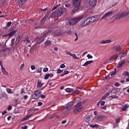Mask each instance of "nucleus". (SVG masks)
<instances>
[{"instance_id": "1", "label": "nucleus", "mask_w": 129, "mask_h": 129, "mask_svg": "<svg viewBox=\"0 0 129 129\" xmlns=\"http://www.w3.org/2000/svg\"><path fill=\"white\" fill-rule=\"evenodd\" d=\"M84 18V15H82L81 16L74 18L71 19L69 21L70 25H76V24H78L81 20H82Z\"/></svg>"}, {"instance_id": "2", "label": "nucleus", "mask_w": 129, "mask_h": 129, "mask_svg": "<svg viewBox=\"0 0 129 129\" xmlns=\"http://www.w3.org/2000/svg\"><path fill=\"white\" fill-rule=\"evenodd\" d=\"M75 108L74 110V112L75 113H78L81 111V109L83 108V106H82V102H79L77 103L75 105Z\"/></svg>"}, {"instance_id": "3", "label": "nucleus", "mask_w": 129, "mask_h": 129, "mask_svg": "<svg viewBox=\"0 0 129 129\" xmlns=\"http://www.w3.org/2000/svg\"><path fill=\"white\" fill-rule=\"evenodd\" d=\"M41 91H36L35 93L32 95V98L34 99H39L41 97Z\"/></svg>"}, {"instance_id": "4", "label": "nucleus", "mask_w": 129, "mask_h": 129, "mask_svg": "<svg viewBox=\"0 0 129 129\" xmlns=\"http://www.w3.org/2000/svg\"><path fill=\"white\" fill-rule=\"evenodd\" d=\"M107 119V116H97L94 118V120L96 121H102V120H105Z\"/></svg>"}, {"instance_id": "5", "label": "nucleus", "mask_w": 129, "mask_h": 129, "mask_svg": "<svg viewBox=\"0 0 129 129\" xmlns=\"http://www.w3.org/2000/svg\"><path fill=\"white\" fill-rule=\"evenodd\" d=\"M91 24V21L89 18H87L84 22L81 24V27H86Z\"/></svg>"}, {"instance_id": "6", "label": "nucleus", "mask_w": 129, "mask_h": 129, "mask_svg": "<svg viewBox=\"0 0 129 129\" xmlns=\"http://www.w3.org/2000/svg\"><path fill=\"white\" fill-rule=\"evenodd\" d=\"M44 37L45 36H43V33H42L40 36H38L36 38V43L40 44L42 42H44Z\"/></svg>"}, {"instance_id": "7", "label": "nucleus", "mask_w": 129, "mask_h": 129, "mask_svg": "<svg viewBox=\"0 0 129 129\" xmlns=\"http://www.w3.org/2000/svg\"><path fill=\"white\" fill-rule=\"evenodd\" d=\"M73 4L76 8H79L80 4H81V0H73Z\"/></svg>"}, {"instance_id": "8", "label": "nucleus", "mask_w": 129, "mask_h": 129, "mask_svg": "<svg viewBox=\"0 0 129 129\" xmlns=\"http://www.w3.org/2000/svg\"><path fill=\"white\" fill-rule=\"evenodd\" d=\"M109 92L111 93H113V94H116V93H118L119 91H120V89L119 88H113L112 89H109Z\"/></svg>"}, {"instance_id": "9", "label": "nucleus", "mask_w": 129, "mask_h": 129, "mask_svg": "<svg viewBox=\"0 0 129 129\" xmlns=\"http://www.w3.org/2000/svg\"><path fill=\"white\" fill-rule=\"evenodd\" d=\"M93 119H94V118H93V116L91 115L86 117L85 121L86 122H88V123H90Z\"/></svg>"}, {"instance_id": "10", "label": "nucleus", "mask_w": 129, "mask_h": 129, "mask_svg": "<svg viewBox=\"0 0 129 129\" xmlns=\"http://www.w3.org/2000/svg\"><path fill=\"white\" fill-rule=\"evenodd\" d=\"M0 66L2 68V72L4 74V75H8V72L6 71V69L3 65V62H2V61H0Z\"/></svg>"}, {"instance_id": "11", "label": "nucleus", "mask_w": 129, "mask_h": 129, "mask_svg": "<svg viewBox=\"0 0 129 129\" xmlns=\"http://www.w3.org/2000/svg\"><path fill=\"white\" fill-rule=\"evenodd\" d=\"M112 14H113V12L112 11L106 13L105 14H104V15L103 16L102 19H104L105 20V19H106L107 18H109V17H110V16H111Z\"/></svg>"}, {"instance_id": "12", "label": "nucleus", "mask_w": 129, "mask_h": 129, "mask_svg": "<svg viewBox=\"0 0 129 129\" xmlns=\"http://www.w3.org/2000/svg\"><path fill=\"white\" fill-rule=\"evenodd\" d=\"M113 49L116 51V52H119L121 51V47L119 45H116L113 47Z\"/></svg>"}, {"instance_id": "13", "label": "nucleus", "mask_w": 129, "mask_h": 129, "mask_svg": "<svg viewBox=\"0 0 129 129\" xmlns=\"http://www.w3.org/2000/svg\"><path fill=\"white\" fill-rule=\"evenodd\" d=\"M89 19L91 23H94L95 21H97V16L95 15L94 16H92V17H89Z\"/></svg>"}, {"instance_id": "14", "label": "nucleus", "mask_w": 129, "mask_h": 129, "mask_svg": "<svg viewBox=\"0 0 129 129\" xmlns=\"http://www.w3.org/2000/svg\"><path fill=\"white\" fill-rule=\"evenodd\" d=\"M70 109L69 108H68L67 106L64 108H63L62 110V112L64 114H66V113H68L69 111H70Z\"/></svg>"}, {"instance_id": "15", "label": "nucleus", "mask_w": 129, "mask_h": 129, "mask_svg": "<svg viewBox=\"0 0 129 129\" xmlns=\"http://www.w3.org/2000/svg\"><path fill=\"white\" fill-rule=\"evenodd\" d=\"M73 105H74V102H70L68 103L67 107L68 108H70V110H71L73 107Z\"/></svg>"}, {"instance_id": "16", "label": "nucleus", "mask_w": 129, "mask_h": 129, "mask_svg": "<svg viewBox=\"0 0 129 129\" xmlns=\"http://www.w3.org/2000/svg\"><path fill=\"white\" fill-rule=\"evenodd\" d=\"M97 0H89V4L91 7H94L96 5Z\"/></svg>"}, {"instance_id": "17", "label": "nucleus", "mask_w": 129, "mask_h": 129, "mask_svg": "<svg viewBox=\"0 0 129 129\" xmlns=\"http://www.w3.org/2000/svg\"><path fill=\"white\" fill-rule=\"evenodd\" d=\"M124 63H125V60H121V61H120L117 64V68H120V67H122V64H124Z\"/></svg>"}, {"instance_id": "18", "label": "nucleus", "mask_w": 129, "mask_h": 129, "mask_svg": "<svg viewBox=\"0 0 129 129\" xmlns=\"http://www.w3.org/2000/svg\"><path fill=\"white\" fill-rule=\"evenodd\" d=\"M33 116V114H30L28 116H27L26 117H25L24 118H23L21 122H23V121H27V120H29V119L30 118H31V117H32Z\"/></svg>"}, {"instance_id": "19", "label": "nucleus", "mask_w": 129, "mask_h": 129, "mask_svg": "<svg viewBox=\"0 0 129 129\" xmlns=\"http://www.w3.org/2000/svg\"><path fill=\"white\" fill-rule=\"evenodd\" d=\"M16 33H17V30H13L11 32H10V33H9L8 36L9 37H13V36H14V35H15Z\"/></svg>"}, {"instance_id": "20", "label": "nucleus", "mask_w": 129, "mask_h": 129, "mask_svg": "<svg viewBox=\"0 0 129 129\" xmlns=\"http://www.w3.org/2000/svg\"><path fill=\"white\" fill-rule=\"evenodd\" d=\"M99 104L102 106L105 104V101L100 100L97 104V106H99Z\"/></svg>"}, {"instance_id": "21", "label": "nucleus", "mask_w": 129, "mask_h": 129, "mask_svg": "<svg viewBox=\"0 0 129 129\" xmlns=\"http://www.w3.org/2000/svg\"><path fill=\"white\" fill-rule=\"evenodd\" d=\"M67 11V10L65 8H62V9H61L60 10H58L57 11V14L58 13H60V15H62V14H63V13H65Z\"/></svg>"}, {"instance_id": "22", "label": "nucleus", "mask_w": 129, "mask_h": 129, "mask_svg": "<svg viewBox=\"0 0 129 129\" xmlns=\"http://www.w3.org/2000/svg\"><path fill=\"white\" fill-rule=\"evenodd\" d=\"M120 121V119L118 118L115 120V124H114V127H117L118 126V123Z\"/></svg>"}, {"instance_id": "23", "label": "nucleus", "mask_w": 129, "mask_h": 129, "mask_svg": "<svg viewBox=\"0 0 129 129\" xmlns=\"http://www.w3.org/2000/svg\"><path fill=\"white\" fill-rule=\"evenodd\" d=\"M51 45V41L50 40H47L44 42V47H48V46Z\"/></svg>"}, {"instance_id": "24", "label": "nucleus", "mask_w": 129, "mask_h": 129, "mask_svg": "<svg viewBox=\"0 0 129 129\" xmlns=\"http://www.w3.org/2000/svg\"><path fill=\"white\" fill-rule=\"evenodd\" d=\"M90 127H92V128H98V127H100V125L97 124H91L90 125Z\"/></svg>"}, {"instance_id": "25", "label": "nucleus", "mask_w": 129, "mask_h": 129, "mask_svg": "<svg viewBox=\"0 0 129 129\" xmlns=\"http://www.w3.org/2000/svg\"><path fill=\"white\" fill-rule=\"evenodd\" d=\"M111 40H102L100 41L101 44H108V43H110Z\"/></svg>"}, {"instance_id": "26", "label": "nucleus", "mask_w": 129, "mask_h": 129, "mask_svg": "<svg viewBox=\"0 0 129 129\" xmlns=\"http://www.w3.org/2000/svg\"><path fill=\"white\" fill-rule=\"evenodd\" d=\"M129 107V105L126 104H125L123 106L122 108V110L123 111H124V110H126L127 108H128Z\"/></svg>"}, {"instance_id": "27", "label": "nucleus", "mask_w": 129, "mask_h": 129, "mask_svg": "<svg viewBox=\"0 0 129 129\" xmlns=\"http://www.w3.org/2000/svg\"><path fill=\"white\" fill-rule=\"evenodd\" d=\"M20 40H21V37L20 36H18L16 39V41H15L16 45H18V44H19V42H20Z\"/></svg>"}, {"instance_id": "28", "label": "nucleus", "mask_w": 129, "mask_h": 129, "mask_svg": "<svg viewBox=\"0 0 129 129\" xmlns=\"http://www.w3.org/2000/svg\"><path fill=\"white\" fill-rule=\"evenodd\" d=\"M93 62V60L87 61L83 65V66H87L88 65H89V64H91Z\"/></svg>"}, {"instance_id": "29", "label": "nucleus", "mask_w": 129, "mask_h": 129, "mask_svg": "<svg viewBox=\"0 0 129 129\" xmlns=\"http://www.w3.org/2000/svg\"><path fill=\"white\" fill-rule=\"evenodd\" d=\"M26 1H27V0H20L19 5L20 6H23V5H24V4H25V3H26Z\"/></svg>"}, {"instance_id": "30", "label": "nucleus", "mask_w": 129, "mask_h": 129, "mask_svg": "<svg viewBox=\"0 0 129 129\" xmlns=\"http://www.w3.org/2000/svg\"><path fill=\"white\" fill-rule=\"evenodd\" d=\"M43 86V84L41 82V81H38L37 83V87L39 88H41Z\"/></svg>"}, {"instance_id": "31", "label": "nucleus", "mask_w": 129, "mask_h": 129, "mask_svg": "<svg viewBox=\"0 0 129 129\" xmlns=\"http://www.w3.org/2000/svg\"><path fill=\"white\" fill-rule=\"evenodd\" d=\"M51 32V31L47 30L46 32L42 33V36L43 37H45L46 35H48V34H49Z\"/></svg>"}, {"instance_id": "32", "label": "nucleus", "mask_w": 129, "mask_h": 129, "mask_svg": "<svg viewBox=\"0 0 129 129\" xmlns=\"http://www.w3.org/2000/svg\"><path fill=\"white\" fill-rule=\"evenodd\" d=\"M23 41L24 42H26V43H30V39H29V37H26L24 39Z\"/></svg>"}, {"instance_id": "33", "label": "nucleus", "mask_w": 129, "mask_h": 129, "mask_svg": "<svg viewBox=\"0 0 129 129\" xmlns=\"http://www.w3.org/2000/svg\"><path fill=\"white\" fill-rule=\"evenodd\" d=\"M6 91L7 93H14V92L12 91V89L9 88L6 89Z\"/></svg>"}, {"instance_id": "34", "label": "nucleus", "mask_w": 129, "mask_h": 129, "mask_svg": "<svg viewBox=\"0 0 129 129\" xmlns=\"http://www.w3.org/2000/svg\"><path fill=\"white\" fill-rule=\"evenodd\" d=\"M66 92H72V91H73V89L68 88L66 89Z\"/></svg>"}, {"instance_id": "35", "label": "nucleus", "mask_w": 129, "mask_h": 129, "mask_svg": "<svg viewBox=\"0 0 129 129\" xmlns=\"http://www.w3.org/2000/svg\"><path fill=\"white\" fill-rule=\"evenodd\" d=\"M115 74H116V69H115L114 71H113L110 73V75L111 76H113L114 75H115Z\"/></svg>"}, {"instance_id": "36", "label": "nucleus", "mask_w": 129, "mask_h": 129, "mask_svg": "<svg viewBox=\"0 0 129 129\" xmlns=\"http://www.w3.org/2000/svg\"><path fill=\"white\" fill-rule=\"evenodd\" d=\"M62 72H63V70H61L60 69H58L57 70V74H60L62 73Z\"/></svg>"}, {"instance_id": "37", "label": "nucleus", "mask_w": 129, "mask_h": 129, "mask_svg": "<svg viewBox=\"0 0 129 129\" xmlns=\"http://www.w3.org/2000/svg\"><path fill=\"white\" fill-rule=\"evenodd\" d=\"M126 55H127V53L126 52H125L121 55L120 58H123V57H125V56H126Z\"/></svg>"}, {"instance_id": "38", "label": "nucleus", "mask_w": 129, "mask_h": 129, "mask_svg": "<svg viewBox=\"0 0 129 129\" xmlns=\"http://www.w3.org/2000/svg\"><path fill=\"white\" fill-rule=\"evenodd\" d=\"M87 57L88 58V59H92L93 58V56H92V55H90V54H88L87 55Z\"/></svg>"}, {"instance_id": "39", "label": "nucleus", "mask_w": 129, "mask_h": 129, "mask_svg": "<svg viewBox=\"0 0 129 129\" xmlns=\"http://www.w3.org/2000/svg\"><path fill=\"white\" fill-rule=\"evenodd\" d=\"M42 70H43V68H40L39 69H38L37 71L38 73H41Z\"/></svg>"}, {"instance_id": "40", "label": "nucleus", "mask_w": 129, "mask_h": 129, "mask_svg": "<svg viewBox=\"0 0 129 129\" xmlns=\"http://www.w3.org/2000/svg\"><path fill=\"white\" fill-rule=\"evenodd\" d=\"M60 6V4L56 5L55 7H54L53 9H52V11H54V10H56V9H57V8H59V7Z\"/></svg>"}, {"instance_id": "41", "label": "nucleus", "mask_w": 129, "mask_h": 129, "mask_svg": "<svg viewBox=\"0 0 129 129\" xmlns=\"http://www.w3.org/2000/svg\"><path fill=\"white\" fill-rule=\"evenodd\" d=\"M66 54L67 55H70V56H71L72 57V55H73V53H72L70 52V51H67Z\"/></svg>"}, {"instance_id": "42", "label": "nucleus", "mask_w": 129, "mask_h": 129, "mask_svg": "<svg viewBox=\"0 0 129 129\" xmlns=\"http://www.w3.org/2000/svg\"><path fill=\"white\" fill-rule=\"evenodd\" d=\"M110 97H111V98H118V96L116 95H112L110 96Z\"/></svg>"}, {"instance_id": "43", "label": "nucleus", "mask_w": 129, "mask_h": 129, "mask_svg": "<svg viewBox=\"0 0 129 129\" xmlns=\"http://www.w3.org/2000/svg\"><path fill=\"white\" fill-rule=\"evenodd\" d=\"M48 75L49 78H52V77H53V76H54V75L52 73L50 74H47Z\"/></svg>"}, {"instance_id": "44", "label": "nucleus", "mask_w": 129, "mask_h": 129, "mask_svg": "<svg viewBox=\"0 0 129 129\" xmlns=\"http://www.w3.org/2000/svg\"><path fill=\"white\" fill-rule=\"evenodd\" d=\"M60 68L63 69V68H65V67H66V66H65V64L64 63L61 64L60 66Z\"/></svg>"}, {"instance_id": "45", "label": "nucleus", "mask_w": 129, "mask_h": 129, "mask_svg": "<svg viewBox=\"0 0 129 129\" xmlns=\"http://www.w3.org/2000/svg\"><path fill=\"white\" fill-rule=\"evenodd\" d=\"M46 10H47V8H45L44 9H38V11L39 12H44V11H46Z\"/></svg>"}, {"instance_id": "46", "label": "nucleus", "mask_w": 129, "mask_h": 129, "mask_svg": "<svg viewBox=\"0 0 129 129\" xmlns=\"http://www.w3.org/2000/svg\"><path fill=\"white\" fill-rule=\"evenodd\" d=\"M24 67H25V64H21V66L20 68V70H22V69H24Z\"/></svg>"}, {"instance_id": "47", "label": "nucleus", "mask_w": 129, "mask_h": 129, "mask_svg": "<svg viewBox=\"0 0 129 129\" xmlns=\"http://www.w3.org/2000/svg\"><path fill=\"white\" fill-rule=\"evenodd\" d=\"M49 69L47 68H45L43 69V72H48Z\"/></svg>"}, {"instance_id": "48", "label": "nucleus", "mask_w": 129, "mask_h": 129, "mask_svg": "<svg viewBox=\"0 0 129 129\" xmlns=\"http://www.w3.org/2000/svg\"><path fill=\"white\" fill-rule=\"evenodd\" d=\"M49 78V75L47 74H46L45 76H44V79L45 80H47V79H48Z\"/></svg>"}, {"instance_id": "49", "label": "nucleus", "mask_w": 129, "mask_h": 129, "mask_svg": "<svg viewBox=\"0 0 129 129\" xmlns=\"http://www.w3.org/2000/svg\"><path fill=\"white\" fill-rule=\"evenodd\" d=\"M31 70H35V69H36V67H35V66H31Z\"/></svg>"}, {"instance_id": "50", "label": "nucleus", "mask_w": 129, "mask_h": 129, "mask_svg": "<svg viewBox=\"0 0 129 129\" xmlns=\"http://www.w3.org/2000/svg\"><path fill=\"white\" fill-rule=\"evenodd\" d=\"M63 73H64V75H66L67 74H69V71H64L63 72Z\"/></svg>"}, {"instance_id": "51", "label": "nucleus", "mask_w": 129, "mask_h": 129, "mask_svg": "<svg viewBox=\"0 0 129 129\" xmlns=\"http://www.w3.org/2000/svg\"><path fill=\"white\" fill-rule=\"evenodd\" d=\"M12 108H13V107L11 105H9L8 106V110H12Z\"/></svg>"}, {"instance_id": "52", "label": "nucleus", "mask_w": 129, "mask_h": 129, "mask_svg": "<svg viewBox=\"0 0 129 129\" xmlns=\"http://www.w3.org/2000/svg\"><path fill=\"white\" fill-rule=\"evenodd\" d=\"M72 57H73V59H75L76 58V57H77L76 54H73V55H72Z\"/></svg>"}, {"instance_id": "53", "label": "nucleus", "mask_w": 129, "mask_h": 129, "mask_svg": "<svg viewBox=\"0 0 129 129\" xmlns=\"http://www.w3.org/2000/svg\"><path fill=\"white\" fill-rule=\"evenodd\" d=\"M11 25H12V22H9L7 23V27H11Z\"/></svg>"}, {"instance_id": "54", "label": "nucleus", "mask_w": 129, "mask_h": 129, "mask_svg": "<svg viewBox=\"0 0 129 129\" xmlns=\"http://www.w3.org/2000/svg\"><path fill=\"white\" fill-rule=\"evenodd\" d=\"M113 59H115V57H111L110 58V62H112V61H113Z\"/></svg>"}, {"instance_id": "55", "label": "nucleus", "mask_w": 129, "mask_h": 129, "mask_svg": "<svg viewBox=\"0 0 129 129\" xmlns=\"http://www.w3.org/2000/svg\"><path fill=\"white\" fill-rule=\"evenodd\" d=\"M43 103L42 102H38V106H41V105H42Z\"/></svg>"}, {"instance_id": "56", "label": "nucleus", "mask_w": 129, "mask_h": 129, "mask_svg": "<svg viewBox=\"0 0 129 129\" xmlns=\"http://www.w3.org/2000/svg\"><path fill=\"white\" fill-rule=\"evenodd\" d=\"M65 7H66V8H70V7H71V5L68 4H66L65 5Z\"/></svg>"}, {"instance_id": "57", "label": "nucleus", "mask_w": 129, "mask_h": 129, "mask_svg": "<svg viewBox=\"0 0 129 129\" xmlns=\"http://www.w3.org/2000/svg\"><path fill=\"white\" fill-rule=\"evenodd\" d=\"M124 75H125L126 76H128V77H129V73L127 72H125Z\"/></svg>"}, {"instance_id": "58", "label": "nucleus", "mask_w": 129, "mask_h": 129, "mask_svg": "<svg viewBox=\"0 0 129 129\" xmlns=\"http://www.w3.org/2000/svg\"><path fill=\"white\" fill-rule=\"evenodd\" d=\"M66 122H67V120H64L62 121L61 123L62 124H64L66 123Z\"/></svg>"}, {"instance_id": "59", "label": "nucleus", "mask_w": 129, "mask_h": 129, "mask_svg": "<svg viewBox=\"0 0 129 129\" xmlns=\"http://www.w3.org/2000/svg\"><path fill=\"white\" fill-rule=\"evenodd\" d=\"M11 44L12 45H14V44H15V40H14V39L11 40Z\"/></svg>"}, {"instance_id": "60", "label": "nucleus", "mask_w": 129, "mask_h": 129, "mask_svg": "<svg viewBox=\"0 0 129 129\" xmlns=\"http://www.w3.org/2000/svg\"><path fill=\"white\" fill-rule=\"evenodd\" d=\"M40 97H41V98H45L46 96H45L44 95H40Z\"/></svg>"}, {"instance_id": "61", "label": "nucleus", "mask_w": 129, "mask_h": 129, "mask_svg": "<svg viewBox=\"0 0 129 129\" xmlns=\"http://www.w3.org/2000/svg\"><path fill=\"white\" fill-rule=\"evenodd\" d=\"M22 129H27L28 128V126L25 125L24 126H22Z\"/></svg>"}, {"instance_id": "62", "label": "nucleus", "mask_w": 129, "mask_h": 129, "mask_svg": "<svg viewBox=\"0 0 129 129\" xmlns=\"http://www.w3.org/2000/svg\"><path fill=\"white\" fill-rule=\"evenodd\" d=\"M106 97H107L105 95H103V97H102V99H105V98H106Z\"/></svg>"}, {"instance_id": "63", "label": "nucleus", "mask_w": 129, "mask_h": 129, "mask_svg": "<svg viewBox=\"0 0 129 129\" xmlns=\"http://www.w3.org/2000/svg\"><path fill=\"white\" fill-rule=\"evenodd\" d=\"M115 86H116L117 87H118V86H119V84L118 83H115Z\"/></svg>"}, {"instance_id": "64", "label": "nucleus", "mask_w": 129, "mask_h": 129, "mask_svg": "<svg viewBox=\"0 0 129 129\" xmlns=\"http://www.w3.org/2000/svg\"><path fill=\"white\" fill-rule=\"evenodd\" d=\"M8 112L7 111H4V112H2V115H5L6 113H7Z\"/></svg>"}]
</instances>
